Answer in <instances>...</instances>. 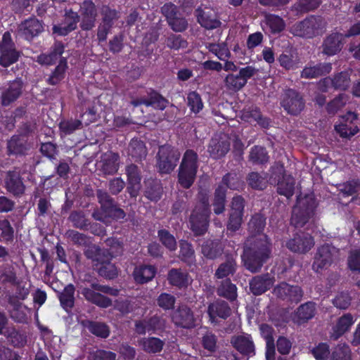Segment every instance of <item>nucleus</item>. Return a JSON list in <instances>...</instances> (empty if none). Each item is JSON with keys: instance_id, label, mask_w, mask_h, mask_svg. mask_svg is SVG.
<instances>
[{"instance_id": "1", "label": "nucleus", "mask_w": 360, "mask_h": 360, "mask_svg": "<svg viewBox=\"0 0 360 360\" xmlns=\"http://www.w3.org/2000/svg\"><path fill=\"white\" fill-rule=\"evenodd\" d=\"M265 224L266 219L261 214L253 215L248 224L251 236L245 243L243 261L252 273L258 272L270 256V244L266 236L262 234Z\"/></svg>"}, {"instance_id": "2", "label": "nucleus", "mask_w": 360, "mask_h": 360, "mask_svg": "<svg viewBox=\"0 0 360 360\" xmlns=\"http://www.w3.org/2000/svg\"><path fill=\"white\" fill-rule=\"evenodd\" d=\"M96 195L100 207L94 210L91 214L94 219L109 225L112 220L118 221L125 218V212L117 205L115 200L106 191L98 189Z\"/></svg>"}, {"instance_id": "3", "label": "nucleus", "mask_w": 360, "mask_h": 360, "mask_svg": "<svg viewBox=\"0 0 360 360\" xmlns=\"http://www.w3.org/2000/svg\"><path fill=\"white\" fill-rule=\"evenodd\" d=\"M328 21L319 15H309L290 27V32L303 39H313L322 36L327 30Z\"/></svg>"}, {"instance_id": "4", "label": "nucleus", "mask_w": 360, "mask_h": 360, "mask_svg": "<svg viewBox=\"0 0 360 360\" xmlns=\"http://www.w3.org/2000/svg\"><path fill=\"white\" fill-rule=\"evenodd\" d=\"M198 166V153L192 149H187L178 169V183L182 188L188 189L192 186L197 176Z\"/></svg>"}, {"instance_id": "5", "label": "nucleus", "mask_w": 360, "mask_h": 360, "mask_svg": "<svg viewBox=\"0 0 360 360\" xmlns=\"http://www.w3.org/2000/svg\"><path fill=\"white\" fill-rule=\"evenodd\" d=\"M316 202L312 195L298 197L292 212L290 223L296 228H302L309 223L315 214Z\"/></svg>"}, {"instance_id": "6", "label": "nucleus", "mask_w": 360, "mask_h": 360, "mask_svg": "<svg viewBox=\"0 0 360 360\" xmlns=\"http://www.w3.org/2000/svg\"><path fill=\"white\" fill-rule=\"evenodd\" d=\"M90 286L91 288H84L82 290V295L89 302L103 308H107L111 306L112 300L99 292H95V290L113 296H117L119 292L117 289L112 288L108 285H101L96 282L91 283Z\"/></svg>"}, {"instance_id": "7", "label": "nucleus", "mask_w": 360, "mask_h": 360, "mask_svg": "<svg viewBox=\"0 0 360 360\" xmlns=\"http://www.w3.org/2000/svg\"><path fill=\"white\" fill-rule=\"evenodd\" d=\"M180 157L181 153L178 149L169 145L160 146L156 162L158 171L162 174L171 173L176 167Z\"/></svg>"}, {"instance_id": "8", "label": "nucleus", "mask_w": 360, "mask_h": 360, "mask_svg": "<svg viewBox=\"0 0 360 360\" xmlns=\"http://www.w3.org/2000/svg\"><path fill=\"white\" fill-rule=\"evenodd\" d=\"M101 22L97 28V39L98 42L105 41L108 34L114 27L116 22L120 18V13L108 5H103L101 8Z\"/></svg>"}, {"instance_id": "9", "label": "nucleus", "mask_w": 360, "mask_h": 360, "mask_svg": "<svg viewBox=\"0 0 360 360\" xmlns=\"http://www.w3.org/2000/svg\"><path fill=\"white\" fill-rule=\"evenodd\" d=\"M78 14L82 30L90 31L96 27L98 12L97 6L91 0H84L80 3Z\"/></svg>"}, {"instance_id": "10", "label": "nucleus", "mask_w": 360, "mask_h": 360, "mask_svg": "<svg viewBox=\"0 0 360 360\" xmlns=\"http://www.w3.org/2000/svg\"><path fill=\"white\" fill-rule=\"evenodd\" d=\"M20 56V52L16 49L10 32H6L0 42V65L9 67L18 60Z\"/></svg>"}, {"instance_id": "11", "label": "nucleus", "mask_w": 360, "mask_h": 360, "mask_svg": "<svg viewBox=\"0 0 360 360\" xmlns=\"http://www.w3.org/2000/svg\"><path fill=\"white\" fill-rule=\"evenodd\" d=\"M257 72V70L252 66H246L240 68L238 74H229L224 80L226 89L232 91H238L247 84L248 80Z\"/></svg>"}, {"instance_id": "12", "label": "nucleus", "mask_w": 360, "mask_h": 360, "mask_svg": "<svg viewBox=\"0 0 360 360\" xmlns=\"http://www.w3.org/2000/svg\"><path fill=\"white\" fill-rule=\"evenodd\" d=\"M338 254V250L328 244L318 248L314 255L312 269L316 272L327 269L331 265Z\"/></svg>"}, {"instance_id": "13", "label": "nucleus", "mask_w": 360, "mask_h": 360, "mask_svg": "<svg viewBox=\"0 0 360 360\" xmlns=\"http://www.w3.org/2000/svg\"><path fill=\"white\" fill-rule=\"evenodd\" d=\"M273 293L283 301L295 303L300 302L304 295V291L300 286L290 285L284 281L274 287Z\"/></svg>"}, {"instance_id": "14", "label": "nucleus", "mask_w": 360, "mask_h": 360, "mask_svg": "<svg viewBox=\"0 0 360 360\" xmlns=\"http://www.w3.org/2000/svg\"><path fill=\"white\" fill-rule=\"evenodd\" d=\"M281 104L288 114L293 115H298L304 108L302 96L296 90L292 89L284 91Z\"/></svg>"}, {"instance_id": "15", "label": "nucleus", "mask_w": 360, "mask_h": 360, "mask_svg": "<svg viewBox=\"0 0 360 360\" xmlns=\"http://www.w3.org/2000/svg\"><path fill=\"white\" fill-rule=\"evenodd\" d=\"M230 343L240 354L251 357L255 355V345L251 335L245 333L231 336Z\"/></svg>"}, {"instance_id": "16", "label": "nucleus", "mask_w": 360, "mask_h": 360, "mask_svg": "<svg viewBox=\"0 0 360 360\" xmlns=\"http://www.w3.org/2000/svg\"><path fill=\"white\" fill-rule=\"evenodd\" d=\"M193 209L189 217L190 229L194 236H203L208 230L210 213Z\"/></svg>"}, {"instance_id": "17", "label": "nucleus", "mask_w": 360, "mask_h": 360, "mask_svg": "<svg viewBox=\"0 0 360 360\" xmlns=\"http://www.w3.org/2000/svg\"><path fill=\"white\" fill-rule=\"evenodd\" d=\"M314 245L313 238L307 233L300 232L286 242V247L292 252L305 254Z\"/></svg>"}, {"instance_id": "18", "label": "nucleus", "mask_w": 360, "mask_h": 360, "mask_svg": "<svg viewBox=\"0 0 360 360\" xmlns=\"http://www.w3.org/2000/svg\"><path fill=\"white\" fill-rule=\"evenodd\" d=\"M230 150V141L224 134H216L210 141L207 152L211 158L219 159L226 155Z\"/></svg>"}, {"instance_id": "19", "label": "nucleus", "mask_w": 360, "mask_h": 360, "mask_svg": "<svg viewBox=\"0 0 360 360\" xmlns=\"http://www.w3.org/2000/svg\"><path fill=\"white\" fill-rule=\"evenodd\" d=\"M274 174L282 175L277 184V191L279 194L290 198L294 194L295 179L290 175L285 174V169L283 165L276 163L273 167Z\"/></svg>"}, {"instance_id": "20", "label": "nucleus", "mask_w": 360, "mask_h": 360, "mask_svg": "<svg viewBox=\"0 0 360 360\" xmlns=\"http://www.w3.org/2000/svg\"><path fill=\"white\" fill-rule=\"evenodd\" d=\"M4 182L7 191L14 196H20L25 193V186L22 182L19 171L14 169L6 172Z\"/></svg>"}, {"instance_id": "21", "label": "nucleus", "mask_w": 360, "mask_h": 360, "mask_svg": "<svg viewBox=\"0 0 360 360\" xmlns=\"http://www.w3.org/2000/svg\"><path fill=\"white\" fill-rule=\"evenodd\" d=\"M78 22H79L78 13L72 9L65 10L63 24L54 25L52 29L53 33L60 36H66L77 28Z\"/></svg>"}, {"instance_id": "22", "label": "nucleus", "mask_w": 360, "mask_h": 360, "mask_svg": "<svg viewBox=\"0 0 360 360\" xmlns=\"http://www.w3.org/2000/svg\"><path fill=\"white\" fill-rule=\"evenodd\" d=\"M23 82L21 79L17 78L8 84L1 95V104L8 106L15 102L22 94Z\"/></svg>"}, {"instance_id": "23", "label": "nucleus", "mask_w": 360, "mask_h": 360, "mask_svg": "<svg viewBox=\"0 0 360 360\" xmlns=\"http://www.w3.org/2000/svg\"><path fill=\"white\" fill-rule=\"evenodd\" d=\"M351 79L349 75L346 72H342L336 75L333 79L330 77L324 78L319 84V89L322 91H326L327 88L332 85L335 89L345 90L350 86Z\"/></svg>"}, {"instance_id": "24", "label": "nucleus", "mask_w": 360, "mask_h": 360, "mask_svg": "<svg viewBox=\"0 0 360 360\" xmlns=\"http://www.w3.org/2000/svg\"><path fill=\"white\" fill-rule=\"evenodd\" d=\"M129 186L127 191L131 197H136L141 189V175L138 166L131 163L125 169Z\"/></svg>"}, {"instance_id": "25", "label": "nucleus", "mask_w": 360, "mask_h": 360, "mask_svg": "<svg viewBox=\"0 0 360 360\" xmlns=\"http://www.w3.org/2000/svg\"><path fill=\"white\" fill-rule=\"evenodd\" d=\"M274 281V277L269 274L256 276L250 281V289L255 295H259L270 289Z\"/></svg>"}, {"instance_id": "26", "label": "nucleus", "mask_w": 360, "mask_h": 360, "mask_svg": "<svg viewBox=\"0 0 360 360\" xmlns=\"http://www.w3.org/2000/svg\"><path fill=\"white\" fill-rule=\"evenodd\" d=\"M31 148V144L27 139L13 135L7 141V151L8 155H25Z\"/></svg>"}, {"instance_id": "27", "label": "nucleus", "mask_w": 360, "mask_h": 360, "mask_svg": "<svg viewBox=\"0 0 360 360\" xmlns=\"http://www.w3.org/2000/svg\"><path fill=\"white\" fill-rule=\"evenodd\" d=\"M172 321L176 326L189 328L194 326L195 318L191 309L182 305L174 312Z\"/></svg>"}, {"instance_id": "28", "label": "nucleus", "mask_w": 360, "mask_h": 360, "mask_svg": "<svg viewBox=\"0 0 360 360\" xmlns=\"http://www.w3.org/2000/svg\"><path fill=\"white\" fill-rule=\"evenodd\" d=\"M43 30L41 23L36 18H30L18 27V33L27 40L32 39Z\"/></svg>"}, {"instance_id": "29", "label": "nucleus", "mask_w": 360, "mask_h": 360, "mask_svg": "<svg viewBox=\"0 0 360 360\" xmlns=\"http://www.w3.org/2000/svg\"><path fill=\"white\" fill-rule=\"evenodd\" d=\"M137 344L144 352L155 354L162 351L165 341L156 337H148L139 338Z\"/></svg>"}, {"instance_id": "30", "label": "nucleus", "mask_w": 360, "mask_h": 360, "mask_svg": "<svg viewBox=\"0 0 360 360\" xmlns=\"http://www.w3.org/2000/svg\"><path fill=\"white\" fill-rule=\"evenodd\" d=\"M207 313L213 322L217 317L227 319L231 314V309L226 302L218 299L209 304Z\"/></svg>"}, {"instance_id": "31", "label": "nucleus", "mask_w": 360, "mask_h": 360, "mask_svg": "<svg viewBox=\"0 0 360 360\" xmlns=\"http://www.w3.org/2000/svg\"><path fill=\"white\" fill-rule=\"evenodd\" d=\"M316 311V304L314 302H307L297 308L293 321L297 324L307 323L315 316Z\"/></svg>"}, {"instance_id": "32", "label": "nucleus", "mask_w": 360, "mask_h": 360, "mask_svg": "<svg viewBox=\"0 0 360 360\" xmlns=\"http://www.w3.org/2000/svg\"><path fill=\"white\" fill-rule=\"evenodd\" d=\"M354 323V321L351 314H344L338 319L336 325L333 327L330 338L333 340H337L349 330Z\"/></svg>"}, {"instance_id": "33", "label": "nucleus", "mask_w": 360, "mask_h": 360, "mask_svg": "<svg viewBox=\"0 0 360 360\" xmlns=\"http://www.w3.org/2000/svg\"><path fill=\"white\" fill-rule=\"evenodd\" d=\"M332 69L330 63L309 64L301 72V77L304 79H313L328 74Z\"/></svg>"}, {"instance_id": "34", "label": "nucleus", "mask_w": 360, "mask_h": 360, "mask_svg": "<svg viewBox=\"0 0 360 360\" xmlns=\"http://www.w3.org/2000/svg\"><path fill=\"white\" fill-rule=\"evenodd\" d=\"M342 35L338 33H332L323 41V53L328 56H333L342 49Z\"/></svg>"}, {"instance_id": "35", "label": "nucleus", "mask_w": 360, "mask_h": 360, "mask_svg": "<svg viewBox=\"0 0 360 360\" xmlns=\"http://www.w3.org/2000/svg\"><path fill=\"white\" fill-rule=\"evenodd\" d=\"M241 117L243 120L248 122H256L263 128H267L269 125V120L263 117L259 108L255 106L245 108L242 111Z\"/></svg>"}, {"instance_id": "36", "label": "nucleus", "mask_w": 360, "mask_h": 360, "mask_svg": "<svg viewBox=\"0 0 360 360\" xmlns=\"http://www.w3.org/2000/svg\"><path fill=\"white\" fill-rule=\"evenodd\" d=\"M128 155L136 161H141L145 159L147 154V148L145 143L139 139H131L127 148Z\"/></svg>"}, {"instance_id": "37", "label": "nucleus", "mask_w": 360, "mask_h": 360, "mask_svg": "<svg viewBox=\"0 0 360 360\" xmlns=\"http://www.w3.org/2000/svg\"><path fill=\"white\" fill-rule=\"evenodd\" d=\"M224 251L221 243L218 240H207L201 247L202 254L207 259H214L221 256Z\"/></svg>"}, {"instance_id": "38", "label": "nucleus", "mask_w": 360, "mask_h": 360, "mask_svg": "<svg viewBox=\"0 0 360 360\" xmlns=\"http://www.w3.org/2000/svg\"><path fill=\"white\" fill-rule=\"evenodd\" d=\"M64 51V46L62 42L56 41L53 46L49 54H41L37 57V62L41 65H50L55 63Z\"/></svg>"}, {"instance_id": "39", "label": "nucleus", "mask_w": 360, "mask_h": 360, "mask_svg": "<svg viewBox=\"0 0 360 360\" xmlns=\"http://www.w3.org/2000/svg\"><path fill=\"white\" fill-rule=\"evenodd\" d=\"M198 22L207 30H213L220 26L221 22L216 15L210 11H205L200 9L196 10Z\"/></svg>"}, {"instance_id": "40", "label": "nucleus", "mask_w": 360, "mask_h": 360, "mask_svg": "<svg viewBox=\"0 0 360 360\" xmlns=\"http://www.w3.org/2000/svg\"><path fill=\"white\" fill-rule=\"evenodd\" d=\"M236 262L233 256H227L226 260L219 264L214 273V277L222 279L232 276L236 271Z\"/></svg>"}, {"instance_id": "41", "label": "nucleus", "mask_w": 360, "mask_h": 360, "mask_svg": "<svg viewBox=\"0 0 360 360\" xmlns=\"http://www.w3.org/2000/svg\"><path fill=\"white\" fill-rule=\"evenodd\" d=\"M169 283L179 288L188 285V274L181 269H172L167 274Z\"/></svg>"}, {"instance_id": "42", "label": "nucleus", "mask_w": 360, "mask_h": 360, "mask_svg": "<svg viewBox=\"0 0 360 360\" xmlns=\"http://www.w3.org/2000/svg\"><path fill=\"white\" fill-rule=\"evenodd\" d=\"M217 294L219 297H224L229 301H234L237 298V288L230 279L223 280L218 285Z\"/></svg>"}, {"instance_id": "43", "label": "nucleus", "mask_w": 360, "mask_h": 360, "mask_svg": "<svg viewBox=\"0 0 360 360\" xmlns=\"http://www.w3.org/2000/svg\"><path fill=\"white\" fill-rule=\"evenodd\" d=\"M75 291V286L72 284H69L59 293L58 298L60 305L67 312L70 311L74 307Z\"/></svg>"}, {"instance_id": "44", "label": "nucleus", "mask_w": 360, "mask_h": 360, "mask_svg": "<svg viewBox=\"0 0 360 360\" xmlns=\"http://www.w3.org/2000/svg\"><path fill=\"white\" fill-rule=\"evenodd\" d=\"M67 69V60L63 58L60 60L59 64L47 78V83L51 85H56L60 83L65 78Z\"/></svg>"}, {"instance_id": "45", "label": "nucleus", "mask_w": 360, "mask_h": 360, "mask_svg": "<svg viewBox=\"0 0 360 360\" xmlns=\"http://www.w3.org/2000/svg\"><path fill=\"white\" fill-rule=\"evenodd\" d=\"M156 273L155 268L151 265H144L136 268L134 271V279L137 283H144L153 278Z\"/></svg>"}, {"instance_id": "46", "label": "nucleus", "mask_w": 360, "mask_h": 360, "mask_svg": "<svg viewBox=\"0 0 360 360\" xmlns=\"http://www.w3.org/2000/svg\"><path fill=\"white\" fill-rule=\"evenodd\" d=\"M119 155L116 153H111L105 158L102 161V172L107 175L115 174L119 169Z\"/></svg>"}, {"instance_id": "47", "label": "nucleus", "mask_w": 360, "mask_h": 360, "mask_svg": "<svg viewBox=\"0 0 360 360\" xmlns=\"http://www.w3.org/2000/svg\"><path fill=\"white\" fill-rule=\"evenodd\" d=\"M68 221L72 224L73 227L80 230H87L90 225V221L81 210L72 211L68 217Z\"/></svg>"}, {"instance_id": "48", "label": "nucleus", "mask_w": 360, "mask_h": 360, "mask_svg": "<svg viewBox=\"0 0 360 360\" xmlns=\"http://www.w3.org/2000/svg\"><path fill=\"white\" fill-rule=\"evenodd\" d=\"M226 191V188L222 185H219L214 191L212 205L216 214H220L225 210Z\"/></svg>"}, {"instance_id": "49", "label": "nucleus", "mask_w": 360, "mask_h": 360, "mask_svg": "<svg viewBox=\"0 0 360 360\" xmlns=\"http://www.w3.org/2000/svg\"><path fill=\"white\" fill-rule=\"evenodd\" d=\"M86 327L90 333L101 338H107L110 335L108 326L102 322L88 321Z\"/></svg>"}, {"instance_id": "50", "label": "nucleus", "mask_w": 360, "mask_h": 360, "mask_svg": "<svg viewBox=\"0 0 360 360\" xmlns=\"http://www.w3.org/2000/svg\"><path fill=\"white\" fill-rule=\"evenodd\" d=\"M268 153L265 148L259 146H254L249 155V160L254 164H264L269 161Z\"/></svg>"}, {"instance_id": "51", "label": "nucleus", "mask_w": 360, "mask_h": 360, "mask_svg": "<svg viewBox=\"0 0 360 360\" xmlns=\"http://www.w3.org/2000/svg\"><path fill=\"white\" fill-rule=\"evenodd\" d=\"M179 257L184 262L191 264L195 260V251L192 245L186 240L179 241Z\"/></svg>"}, {"instance_id": "52", "label": "nucleus", "mask_w": 360, "mask_h": 360, "mask_svg": "<svg viewBox=\"0 0 360 360\" xmlns=\"http://www.w3.org/2000/svg\"><path fill=\"white\" fill-rule=\"evenodd\" d=\"M329 360H353L352 350L346 344L338 345L333 350Z\"/></svg>"}, {"instance_id": "53", "label": "nucleus", "mask_w": 360, "mask_h": 360, "mask_svg": "<svg viewBox=\"0 0 360 360\" xmlns=\"http://www.w3.org/2000/svg\"><path fill=\"white\" fill-rule=\"evenodd\" d=\"M264 22L269 27L271 33H279L285 27L283 20L274 14H266Z\"/></svg>"}, {"instance_id": "54", "label": "nucleus", "mask_w": 360, "mask_h": 360, "mask_svg": "<svg viewBox=\"0 0 360 360\" xmlns=\"http://www.w3.org/2000/svg\"><path fill=\"white\" fill-rule=\"evenodd\" d=\"M247 181L252 188L256 190H264L266 188L268 184L266 176L255 172H252L248 174Z\"/></svg>"}, {"instance_id": "55", "label": "nucleus", "mask_w": 360, "mask_h": 360, "mask_svg": "<svg viewBox=\"0 0 360 360\" xmlns=\"http://www.w3.org/2000/svg\"><path fill=\"white\" fill-rule=\"evenodd\" d=\"M207 48L221 60H226L231 57V52L225 43H210L207 45Z\"/></svg>"}, {"instance_id": "56", "label": "nucleus", "mask_w": 360, "mask_h": 360, "mask_svg": "<svg viewBox=\"0 0 360 360\" xmlns=\"http://www.w3.org/2000/svg\"><path fill=\"white\" fill-rule=\"evenodd\" d=\"M17 276L14 268L8 264H5L0 267V282L1 283L15 284L16 283Z\"/></svg>"}, {"instance_id": "57", "label": "nucleus", "mask_w": 360, "mask_h": 360, "mask_svg": "<svg viewBox=\"0 0 360 360\" xmlns=\"http://www.w3.org/2000/svg\"><path fill=\"white\" fill-rule=\"evenodd\" d=\"M147 106H153L159 110H164L168 105V101L162 95L155 91H152L147 98Z\"/></svg>"}, {"instance_id": "58", "label": "nucleus", "mask_w": 360, "mask_h": 360, "mask_svg": "<svg viewBox=\"0 0 360 360\" xmlns=\"http://www.w3.org/2000/svg\"><path fill=\"white\" fill-rule=\"evenodd\" d=\"M96 268L98 274L107 279H113L117 276V267L111 262H105Z\"/></svg>"}, {"instance_id": "59", "label": "nucleus", "mask_w": 360, "mask_h": 360, "mask_svg": "<svg viewBox=\"0 0 360 360\" xmlns=\"http://www.w3.org/2000/svg\"><path fill=\"white\" fill-rule=\"evenodd\" d=\"M158 237L160 240L168 250L174 251L176 248V241L175 238L168 231L161 229L158 231Z\"/></svg>"}, {"instance_id": "60", "label": "nucleus", "mask_w": 360, "mask_h": 360, "mask_svg": "<svg viewBox=\"0 0 360 360\" xmlns=\"http://www.w3.org/2000/svg\"><path fill=\"white\" fill-rule=\"evenodd\" d=\"M167 46L171 49L179 50L187 47V41L181 36L171 34L165 40Z\"/></svg>"}, {"instance_id": "61", "label": "nucleus", "mask_w": 360, "mask_h": 360, "mask_svg": "<svg viewBox=\"0 0 360 360\" xmlns=\"http://www.w3.org/2000/svg\"><path fill=\"white\" fill-rule=\"evenodd\" d=\"M348 96L341 94L327 105V111L330 114H335L347 103Z\"/></svg>"}, {"instance_id": "62", "label": "nucleus", "mask_w": 360, "mask_h": 360, "mask_svg": "<svg viewBox=\"0 0 360 360\" xmlns=\"http://www.w3.org/2000/svg\"><path fill=\"white\" fill-rule=\"evenodd\" d=\"M187 101L191 110L195 113L199 112L203 108L201 97L195 91H191L188 94Z\"/></svg>"}, {"instance_id": "63", "label": "nucleus", "mask_w": 360, "mask_h": 360, "mask_svg": "<svg viewBox=\"0 0 360 360\" xmlns=\"http://www.w3.org/2000/svg\"><path fill=\"white\" fill-rule=\"evenodd\" d=\"M319 4V0H299L298 3L293 6V8L297 12L307 13L316 9Z\"/></svg>"}, {"instance_id": "64", "label": "nucleus", "mask_w": 360, "mask_h": 360, "mask_svg": "<svg viewBox=\"0 0 360 360\" xmlns=\"http://www.w3.org/2000/svg\"><path fill=\"white\" fill-rule=\"evenodd\" d=\"M116 354L103 349H96L89 353L88 360H115Z\"/></svg>"}]
</instances>
